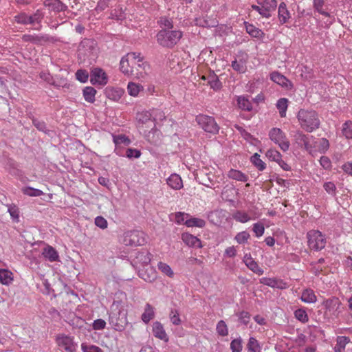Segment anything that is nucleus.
<instances>
[{
	"label": "nucleus",
	"mask_w": 352,
	"mask_h": 352,
	"mask_svg": "<svg viewBox=\"0 0 352 352\" xmlns=\"http://www.w3.org/2000/svg\"><path fill=\"white\" fill-rule=\"evenodd\" d=\"M243 261L248 269L254 273L259 276L263 274V270L258 266V263L254 260L250 254H245L243 256Z\"/></svg>",
	"instance_id": "6ab92c4d"
},
{
	"label": "nucleus",
	"mask_w": 352,
	"mask_h": 352,
	"mask_svg": "<svg viewBox=\"0 0 352 352\" xmlns=\"http://www.w3.org/2000/svg\"><path fill=\"white\" fill-rule=\"evenodd\" d=\"M113 142L115 146H120L124 144V146H129L131 144L130 139L125 135H112Z\"/></svg>",
	"instance_id": "a19ab883"
},
{
	"label": "nucleus",
	"mask_w": 352,
	"mask_h": 352,
	"mask_svg": "<svg viewBox=\"0 0 352 352\" xmlns=\"http://www.w3.org/2000/svg\"><path fill=\"white\" fill-rule=\"evenodd\" d=\"M158 23L162 30H171L173 28V22L170 19L166 16H162L158 21Z\"/></svg>",
	"instance_id": "a18cd8bd"
},
{
	"label": "nucleus",
	"mask_w": 352,
	"mask_h": 352,
	"mask_svg": "<svg viewBox=\"0 0 352 352\" xmlns=\"http://www.w3.org/2000/svg\"><path fill=\"white\" fill-rule=\"evenodd\" d=\"M97 91L92 87H86L82 91L85 100L89 103H94L96 100V94Z\"/></svg>",
	"instance_id": "72a5a7b5"
},
{
	"label": "nucleus",
	"mask_w": 352,
	"mask_h": 352,
	"mask_svg": "<svg viewBox=\"0 0 352 352\" xmlns=\"http://www.w3.org/2000/svg\"><path fill=\"white\" fill-rule=\"evenodd\" d=\"M126 17V14L122 8L117 7L112 10L110 13V18L117 21H122Z\"/></svg>",
	"instance_id": "37998d69"
},
{
	"label": "nucleus",
	"mask_w": 352,
	"mask_h": 352,
	"mask_svg": "<svg viewBox=\"0 0 352 352\" xmlns=\"http://www.w3.org/2000/svg\"><path fill=\"white\" fill-rule=\"evenodd\" d=\"M167 184L174 190H180L183 188V182L181 177L176 174H171L167 179Z\"/></svg>",
	"instance_id": "5701e85b"
},
{
	"label": "nucleus",
	"mask_w": 352,
	"mask_h": 352,
	"mask_svg": "<svg viewBox=\"0 0 352 352\" xmlns=\"http://www.w3.org/2000/svg\"><path fill=\"white\" fill-rule=\"evenodd\" d=\"M350 342L349 338L346 336H338L336 339V344L334 347L335 352H344L346 345Z\"/></svg>",
	"instance_id": "473e14b6"
},
{
	"label": "nucleus",
	"mask_w": 352,
	"mask_h": 352,
	"mask_svg": "<svg viewBox=\"0 0 352 352\" xmlns=\"http://www.w3.org/2000/svg\"><path fill=\"white\" fill-rule=\"evenodd\" d=\"M158 270L165 276L168 278H173L175 274L170 266L164 262L160 261L157 263Z\"/></svg>",
	"instance_id": "4c0bfd02"
},
{
	"label": "nucleus",
	"mask_w": 352,
	"mask_h": 352,
	"mask_svg": "<svg viewBox=\"0 0 352 352\" xmlns=\"http://www.w3.org/2000/svg\"><path fill=\"white\" fill-rule=\"evenodd\" d=\"M152 113V119L153 120V123L155 124L157 121H162L166 118V116L164 111L160 109H153L151 111Z\"/></svg>",
	"instance_id": "13d9d810"
},
{
	"label": "nucleus",
	"mask_w": 352,
	"mask_h": 352,
	"mask_svg": "<svg viewBox=\"0 0 352 352\" xmlns=\"http://www.w3.org/2000/svg\"><path fill=\"white\" fill-rule=\"evenodd\" d=\"M260 283L263 285H267L272 288H278L280 289H286L287 285L281 279L275 278L263 277L259 280Z\"/></svg>",
	"instance_id": "a211bd4d"
},
{
	"label": "nucleus",
	"mask_w": 352,
	"mask_h": 352,
	"mask_svg": "<svg viewBox=\"0 0 352 352\" xmlns=\"http://www.w3.org/2000/svg\"><path fill=\"white\" fill-rule=\"evenodd\" d=\"M238 316H239V320L240 321V322H241L244 324H247L249 322L250 319V314L248 311H241L238 314Z\"/></svg>",
	"instance_id": "774afa93"
},
{
	"label": "nucleus",
	"mask_w": 352,
	"mask_h": 352,
	"mask_svg": "<svg viewBox=\"0 0 352 352\" xmlns=\"http://www.w3.org/2000/svg\"><path fill=\"white\" fill-rule=\"evenodd\" d=\"M278 13L280 23L282 24L285 23L290 18V13L287 9L286 4L283 2L279 5Z\"/></svg>",
	"instance_id": "7c9ffc66"
},
{
	"label": "nucleus",
	"mask_w": 352,
	"mask_h": 352,
	"mask_svg": "<svg viewBox=\"0 0 352 352\" xmlns=\"http://www.w3.org/2000/svg\"><path fill=\"white\" fill-rule=\"evenodd\" d=\"M268 135L271 141L278 145L283 152H286L289 150L290 142L285 133L280 128L274 127L271 129Z\"/></svg>",
	"instance_id": "423d86ee"
},
{
	"label": "nucleus",
	"mask_w": 352,
	"mask_h": 352,
	"mask_svg": "<svg viewBox=\"0 0 352 352\" xmlns=\"http://www.w3.org/2000/svg\"><path fill=\"white\" fill-rule=\"evenodd\" d=\"M232 217L235 221L242 223H247L252 219L250 216L246 212L242 210L236 211L233 214Z\"/></svg>",
	"instance_id": "58836bf2"
},
{
	"label": "nucleus",
	"mask_w": 352,
	"mask_h": 352,
	"mask_svg": "<svg viewBox=\"0 0 352 352\" xmlns=\"http://www.w3.org/2000/svg\"><path fill=\"white\" fill-rule=\"evenodd\" d=\"M321 153H324L329 148V142L326 138H321L316 142L315 146Z\"/></svg>",
	"instance_id": "8fccbe9b"
},
{
	"label": "nucleus",
	"mask_w": 352,
	"mask_h": 352,
	"mask_svg": "<svg viewBox=\"0 0 352 352\" xmlns=\"http://www.w3.org/2000/svg\"><path fill=\"white\" fill-rule=\"evenodd\" d=\"M237 104L242 110L250 111L252 109L251 102L244 96H240L237 98Z\"/></svg>",
	"instance_id": "e433bc0d"
},
{
	"label": "nucleus",
	"mask_w": 352,
	"mask_h": 352,
	"mask_svg": "<svg viewBox=\"0 0 352 352\" xmlns=\"http://www.w3.org/2000/svg\"><path fill=\"white\" fill-rule=\"evenodd\" d=\"M342 133L346 139H352V121H346L342 125Z\"/></svg>",
	"instance_id": "09e8293b"
},
{
	"label": "nucleus",
	"mask_w": 352,
	"mask_h": 352,
	"mask_svg": "<svg viewBox=\"0 0 352 352\" xmlns=\"http://www.w3.org/2000/svg\"><path fill=\"white\" fill-rule=\"evenodd\" d=\"M237 254V249L234 246H229L225 249L223 256L225 258H234Z\"/></svg>",
	"instance_id": "338daca9"
},
{
	"label": "nucleus",
	"mask_w": 352,
	"mask_h": 352,
	"mask_svg": "<svg viewBox=\"0 0 352 352\" xmlns=\"http://www.w3.org/2000/svg\"><path fill=\"white\" fill-rule=\"evenodd\" d=\"M244 25L248 34L252 37L256 38H262L264 36V33L261 30L255 27L254 25L250 24L248 22H244Z\"/></svg>",
	"instance_id": "a878e982"
},
{
	"label": "nucleus",
	"mask_w": 352,
	"mask_h": 352,
	"mask_svg": "<svg viewBox=\"0 0 352 352\" xmlns=\"http://www.w3.org/2000/svg\"><path fill=\"white\" fill-rule=\"evenodd\" d=\"M181 238L182 241L189 247L202 248L201 240L188 232L183 233Z\"/></svg>",
	"instance_id": "412c9836"
},
{
	"label": "nucleus",
	"mask_w": 352,
	"mask_h": 352,
	"mask_svg": "<svg viewBox=\"0 0 352 352\" xmlns=\"http://www.w3.org/2000/svg\"><path fill=\"white\" fill-rule=\"evenodd\" d=\"M324 190L331 197H336L337 193V188L333 182H325L323 184Z\"/></svg>",
	"instance_id": "49530a36"
},
{
	"label": "nucleus",
	"mask_w": 352,
	"mask_h": 352,
	"mask_svg": "<svg viewBox=\"0 0 352 352\" xmlns=\"http://www.w3.org/2000/svg\"><path fill=\"white\" fill-rule=\"evenodd\" d=\"M137 127L142 131L145 135L148 129H151L150 133H157L155 128V124L153 123L152 119V113L151 111H142L136 114Z\"/></svg>",
	"instance_id": "39448f33"
},
{
	"label": "nucleus",
	"mask_w": 352,
	"mask_h": 352,
	"mask_svg": "<svg viewBox=\"0 0 352 352\" xmlns=\"http://www.w3.org/2000/svg\"><path fill=\"white\" fill-rule=\"evenodd\" d=\"M230 349L232 352H241L243 349L242 344V339L241 338H238L234 339L231 341L230 343Z\"/></svg>",
	"instance_id": "864d4df0"
},
{
	"label": "nucleus",
	"mask_w": 352,
	"mask_h": 352,
	"mask_svg": "<svg viewBox=\"0 0 352 352\" xmlns=\"http://www.w3.org/2000/svg\"><path fill=\"white\" fill-rule=\"evenodd\" d=\"M324 314L330 317H338L341 312V302L336 297L329 298L323 302Z\"/></svg>",
	"instance_id": "9d476101"
},
{
	"label": "nucleus",
	"mask_w": 352,
	"mask_h": 352,
	"mask_svg": "<svg viewBox=\"0 0 352 352\" xmlns=\"http://www.w3.org/2000/svg\"><path fill=\"white\" fill-rule=\"evenodd\" d=\"M186 226L188 228H202L206 226V221L200 218L192 217L190 215L188 221L186 222Z\"/></svg>",
	"instance_id": "c9c22d12"
},
{
	"label": "nucleus",
	"mask_w": 352,
	"mask_h": 352,
	"mask_svg": "<svg viewBox=\"0 0 352 352\" xmlns=\"http://www.w3.org/2000/svg\"><path fill=\"white\" fill-rule=\"evenodd\" d=\"M141 61V54L137 52H129L123 56L120 62V69L124 75L127 76H133L136 79L145 80L151 72L149 65H144L143 72H137L133 71L136 63Z\"/></svg>",
	"instance_id": "f257e3e1"
},
{
	"label": "nucleus",
	"mask_w": 352,
	"mask_h": 352,
	"mask_svg": "<svg viewBox=\"0 0 352 352\" xmlns=\"http://www.w3.org/2000/svg\"><path fill=\"white\" fill-rule=\"evenodd\" d=\"M127 92L132 97H138L144 91V87L140 84L129 82L127 85Z\"/></svg>",
	"instance_id": "393cba45"
},
{
	"label": "nucleus",
	"mask_w": 352,
	"mask_h": 352,
	"mask_svg": "<svg viewBox=\"0 0 352 352\" xmlns=\"http://www.w3.org/2000/svg\"><path fill=\"white\" fill-rule=\"evenodd\" d=\"M13 274L7 269H0V283L9 285L13 281Z\"/></svg>",
	"instance_id": "c756f323"
},
{
	"label": "nucleus",
	"mask_w": 352,
	"mask_h": 352,
	"mask_svg": "<svg viewBox=\"0 0 352 352\" xmlns=\"http://www.w3.org/2000/svg\"><path fill=\"white\" fill-rule=\"evenodd\" d=\"M297 118L301 128L307 132H312L320 126L318 113L314 110L300 109Z\"/></svg>",
	"instance_id": "7ed1b4c3"
},
{
	"label": "nucleus",
	"mask_w": 352,
	"mask_h": 352,
	"mask_svg": "<svg viewBox=\"0 0 352 352\" xmlns=\"http://www.w3.org/2000/svg\"><path fill=\"white\" fill-rule=\"evenodd\" d=\"M287 107L288 100L287 98H283L277 101L276 107L279 111V114L281 118L285 117Z\"/></svg>",
	"instance_id": "79ce46f5"
},
{
	"label": "nucleus",
	"mask_w": 352,
	"mask_h": 352,
	"mask_svg": "<svg viewBox=\"0 0 352 352\" xmlns=\"http://www.w3.org/2000/svg\"><path fill=\"white\" fill-rule=\"evenodd\" d=\"M152 333L156 338L161 340L164 342H168L169 340L164 325L159 321L153 322Z\"/></svg>",
	"instance_id": "2eb2a0df"
},
{
	"label": "nucleus",
	"mask_w": 352,
	"mask_h": 352,
	"mask_svg": "<svg viewBox=\"0 0 352 352\" xmlns=\"http://www.w3.org/2000/svg\"><path fill=\"white\" fill-rule=\"evenodd\" d=\"M76 78L81 82H86L89 78V73L85 69H78L76 72Z\"/></svg>",
	"instance_id": "bf43d9fd"
},
{
	"label": "nucleus",
	"mask_w": 352,
	"mask_h": 352,
	"mask_svg": "<svg viewBox=\"0 0 352 352\" xmlns=\"http://www.w3.org/2000/svg\"><path fill=\"white\" fill-rule=\"evenodd\" d=\"M8 211L10 213L12 219L15 221H19V211L16 206L10 205L8 206Z\"/></svg>",
	"instance_id": "69168bd1"
},
{
	"label": "nucleus",
	"mask_w": 352,
	"mask_h": 352,
	"mask_svg": "<svg viewBox=\"0 0 352 352\" xmlns=\"http://www.w3.org/2000/svg\"><path fill=\"white\" fill-rule=\"evenodd\" d=\"M58 345L67 352H74L76 351V346L74 342L73 338L66 335H59L56 338Z\"/></svg>",
	"instance_id": "4468645a"
},
{
	"label": "nucleus",
	"mask_w": 352,
	"mask_h": 352,
	"mask_svg": "<svg viewBox=\"0 0 352 352\" xmlns=\"http://www.w3.org/2000/svg\"><path fill=\"white\" fill-rule=\"evenodd\" d=\"M250 236V234L247 231H242L236 234L234 239L239 244H244L248 242Z\"/></svg>",
	"instance_id": "5fc2aeb1"
},
{
	"label": "nucleus",
	"mask_w": 352,
	"mask_h": 352,
	"mask_svg": "<svg viewBox=\"0 0 352 352\" xmlns=\"http://www.w3.org/2000/svg\"><path fill=\"white\" fill-rule=\"evenodd\" d=\"M95 225L102 230H104L108 227V222L102 216H97L94 219Z\"/></svg>",
	"instance_id": "052dcab7"
},
{
	"label": "nucleus",
	"mask_w": 352,
	"mask_h": 352,
	"mask_svg": "<svg viewBox=\"0 0 352 352\" xmlns=\"http://www.w3.org/2000/svg\"><path fill=\"white\" fill-rule=\"evenodd\" d=\"M266 157L272 162H276L284 170H289L291 167L282 160L281 153L276 148H270L265 152Z\"/></svg>",
	"instance_id": "ddd939ff"
},
{
	"label": "nucleus",
	"mask_w": 352,
	"mask_h": 352,
	"mask_svg": "<svg viewBox=\"0 0 352 352\" xmlns=\"http://www.w3.org/2000/svg\"><path fill=\"white\" fill-rule=\"evenodd\" d=\"M294 140L300 146H304L309 152L312 151L314 138L312 135H305L301 131H297L294 136Z\"/></svg>",
	"instance_id": "f8f14e48"
},
{
	"label": "nucleus",
	"mask_w": 352,
	"mask_h": 352,
	"mask_svg": "<svg viewBox=\"0 0 352 352\" xmlns=\"http://www.w3.org/2000/svg\"><path fill=\"white\" fill-rule=\"evenodd\" d=\"M250 162L260 171H263L266 168L265 163L261 159L258 153H254L250 157Z\"/></svg>",
	"instance_id": "ea45409f"
},
{
	"label": "nucleus",
	"mask_w": 352,
	"mask_h": 352,
	"mask_svg": "<svg viewBox=\"0 0 352 352\" xmlns=\"http://www.w3.org/2000/svg\"><path fill=\"white\" fill-rule=\"evenodd\" d=\"M169 318L174 325H179L182 322L179 311L177 309H172L170 311Z\"/></svg>",
	"instance_id": "4d7b16f0"
},
{
	"label": "nucleus",
	"mask_w": 352,
	"mask_h": 352,
	"mask_svg": "<svg viewBox=\"0 0 352 352\" xmlns=\"http://www.w3.org/2000/svg\"><path fill=\"white\" fill-rule=\"evenodd\" d=\"M252 230L256 237H261L264 234L265 227L262 223H255L253 224Z\"/></svg>",
	"instance_id": "680f3d73"
},
{
	"label": "nucleus",
	"mask_w": 352,
	"mask_h": 352,
	"mask_svg": "<svg viewBox=\"0 0 352 352\" xmlns=\"http://www.w3.org/2000/svg\"><path fill=\"white\" fill-rule=\"evenodd\" d=\"M195 120L199 126L206 132L214 134L219 132V127L213 117L199 114L196 116Z\"/></svg>",
	"instance_id": "1a4fd4ad"
},
{
	"label": "nucleus",
	"mask_w": 352,
	"mask_h": 352,
	"mask_svg": "<svg viewBox=\"0 0 352 352\" xmlns=\"http://www.w3.org/2000/svg\"><path fill=\"white\" fill-rule=\"evenodd\" d=\"M248 352H262L260 342L254 337H250L247 344Z\"/></svg>",
	"instance_id": "f704fd0d"
},
{
	"label": "nucleus",
	"mask_w": 352,
	"mask_h": 352,
	"mask_svg": "<svg viewBox=\"0 0 352 352\" xmlns=\"http://www.w3.org/2000/svg\"><path fill=\"white\" fill-rule=\"evenodd\" d=\"M270 79L286 89H292L293 85L285 76L278 72H273L270 74Z\"/></svg>",
	"instance_id": "dca6fc26"
},
{
	"label": "nucleus",
	"mask_w": 352,
	"mask_h": 352,
	"mask_svg": "<svg viewBox=\"0 0 352 352\" xmlns=\"http://www.w3.org/2000/svg\"><path fill=\"white\" fill-rule=\"evenodd\" d=\"M44 6L50 11L58 12L66 10L67 6L59 0H45Z\"/></svg>",
	"instance_id": "4be33fe9"
},
{
	"label": "nucleus",
	"mask_w": 352,
	"mask_h": 352,
	"mask_svg": "<svg viewBox=\"0 0 352 352\" xmlns=\"http://www.w3.org/2000/svg\"><path fill=\"white\" fill-rule=\"evenodd\" d=\"M22 192L24 195L30 197H39L43 194L42 190L32 187H25L22 188Z\"/></svg>",
	"instance_id": "603ef678"
},
{
	"label": "nucleus",
	"mask_w": 352,
	"mask_h": 352,
	"mask_svg": "<svg viewBox=\"0 0 352 352\" xmlns=\"http://www.w3.org/2000/svg\"><path fill=\"white\" fill-rule=\"evenodd\" d=\"M81 349L83 352H102L99 346L85 343L81 344Z\"/></svg>",
	"instance_id": "e2e57ef3"
},
{
	"label": "nucleus",
	"mask_w": 352,
	"mask_h": 352,
	"mask_svg": "<svg viewBox=\"0 0 352 352\" xmlns=\"http://www.w3.org/2000/svg\"><path fill=\"white\" fill-rule=\"evenodd\" d=\"M257 3L263 8L261 16L265 18H269L271 16L270 12L276 7V0H258Z\"/></svg>",
	"instance_id": "f3484780"
},
{
	"label": "nucleus",
	"mask_w": 352,
	"mask_h": 352,
	"mask_svg": "<svg viewBox=\"0 0 352 352\" xmlns=\"http://www.w3.org/2000/svg\"><path fill=\"white\" fill-rule=\"evenodd\" d=\"M152 258V254L146 250H142L138 252L135 260L137 263L142 265H148Z\"/></svg>",
	"instance_id": "c85d7f7f"
},
{
	"label": "nucleus",
	"mask_w": 352,
	"mask_h": 352,
	"mask_svg": "<svg viewBox=\"0 0 352 352\" xmlns=\"http://www.w3.org/2000/svg\"><path fill=\"white\" fill-rule=\"evenodd\" d=\"M308 246L311 250L319 251L326 245L325 236L319 230H311L307 234Z\"/></svg>",
	"instance_id": "6e6552de"
},
{
	"label": "nucleus",
	"mask_w": 352,
	"mask_h": 352,
	"mask_svg": "<svg viewBox=\"0 0 352 352\" xmlns=\"http://www.w3.org/2000/svg\"><path fill=\"white\" fill-rule=\"evenodd\" d=\"M121 242L125 245H143L146 242V234L138 230H130L124 232Z\"/></svg>",
	"instance_id": "0eeeda50"
},
{
	"label": "nucleus",
	"mask_w": 352,
	"mask_h": 352,
	"mask_svg": "<svg viewBox=\"0 0 352 352\" xmlns=\"http://www.w3.org/2000/svg\"><path fill=\"white\" fill-rule=\"evenodd\" d=\"M151 274L141 273L140 277L144 279L145 281L148 283H152L157 278L156 272L154 270L151 269Z\"/></svg>",
	"instance_id": "0e129e2a"
},
{
	"label": "nucleus",
	"mask_w": 352,
	"mask_h": 352,
	"mask_svg": "<svg viewBox=\"0 0 352 352\" xmlns=\"http://www.w3.org/2000/svg\"><path fill=\"white\" fill-rule=\"evenodd\" d=\"M126 313L120 301H114L109 316V324L116 331H122L127 324Z\"/></svg>",
	"instance_id": "f03ea898"
},
{
	"label": "nucleus",
	"mask_w": 352,
	"mask_h": 352,
	"mask_svg": "<svg viewBox=\"0 0 352 352\" xmlns=\"http://www.w3.org/2000/svg\"><path fill=\"white\" fill-rule=\"evenodd\" d=\"M189 217L190 214L188 213L177 212L175 214V221L179 225L184 224L186 226V222Z\"/></svg>",
	"instance_id": "6e6d98bb"
},
{
	"label": "nucleus",
	"mask_w": 352,
	"mask_h": 352,
	"mask_svg": "<svg viewBox=\"0 0 352 352\" xmlns=\"http://www.w3.org/2000/svg\"><path fill=\"white\" fill-rule=\"evenodd\" d=\"M43 256L51 262H54L58 259V254L57 251L51 246H47L44 248L43 252Z\"/></svg>",
	"instance_id": "2f4dec72"
},
{
	"label": "nucleus",
	"mask_w": 352,
	"mask_h": 352,
	"mask_svg": "<svg viewBox=\"0 0 352 352\" xmlns=\"http://www.w3.org/2000/svg\"><path fill=\"white\" fill-rule=\"evenodd\" d=\"M232 67L233 68L234 70L239 73H244L246 70L245 60L240 59L239 60H233L232 62Z\"/></svg>",
	"instance_id": "c03bdc74"
},
{
	"label": "nucleus",
	"mask_w": 352,
	"mask_h": 352,
	"mask_svg": "<svg viewBox=\"0 0 352 352\" xmlns=\"http://www.w3.org/2000/svg\"><path fill=\"white\" fill-rule=\"evenodd\" d=\"M295 318L302 323H306L309 321V316L305 309H298L294 311Z\"/></svg>",
	"instance_id": "de8ad7c7"
},
{
	"label": "nucleus",
	"mask_w": 352,
	"mask_h": 352,
	"mask_svg": "<svg viewBox=\"0 0 352 352\" xmlns=\"http://www.w3.org/2000/svg\"><path fill=\"white\" fill-rule=\"evenodd\" d=\"M314 9L320 14L328 18L326 26H329L334 21V16L323 9L324 0H313Z\"/></svg>",
	"instance_id": "aec40b11"
},
{
	"label": "nucleus",
	"mask_w": 352,
	"mask_h": 352,
	"mask_svg": "<svg viewBox=\"0 0 352 352\" xmlns=\"http://www.w3.org/2000/svg\"><path fill=\"white\" fill-rule=\"evenodd\" d=\"M300 300L305 303L312 304L317 301V297L312 289H305L302 292Z\"/></svg>",
	"instance_id": "bb28decb"
},
{
	"label": "nucleus",
	"mask_w": 352,
	"mask_h": 352,
	"mask_svg": "<svg viewBox=\"0 0 352 352\" xmlns=\"http://www.w3.org/2000/svg\"><path fill=\"white\" fill-rule=\"evenodd\" d=\"M155 316V308L149 303H146L144 312L141 316V319L145 324H148Z\"/></svg>",
	"instance_id": "b1692460"
},
{
	"label": "nucleus",
	"mask_w": 352,
	"mask_h": 352,
	"mask_svg": "<svg viewBox=\"0 0 352 352\" xmlns=\"http://www.w3.org/2000/svg\"><path fill=\"white\" fill-rule=\"evenodd\" d=\"M217 333L221 336H226L228 334V328L224 320H219L216 327Z\"/></svg>",
	"instance_id": "3c124183"
},
{
	"label": "nucleus",
	"mask_w": 352,
	"mask_h": 352,
	"mask_svg": "<svg viewBox=\"0 0 352 352\" xmlns=\"http://www.w3.org/2000/svg\"><path fill=\"white\" fill-rule=\"evenodd\" d=\"M183 36L179 30H160L156 34L157 43L163 47L173 48Z\"/></svg>",
	"instance_id": "20e7f679"
},
{
	"label": "nucleus",
	"mask_w": 352,
	"mask_h": 352,
	"mask_svg": "<svg viewBox=\"0 0 352 352\" xmlns=\"http://www.w3.org/2000/svg\"><path fill=\"white\" fill-rule=\"evenodd\" d=\"M228 177L230 179L239 182H245L248 180V176L246 174L243 173L239 170L233 168L230 169L228 172Z\"/></svg>",
	"instance_id": "cd10ccee"
},
{
	"label": "nucleus",
	"mask_w": 352,
	"mask_h": 352,
	"mask_svg": "<svg viewBox=\"0 0 352 352\" xmlns=\"http://www.w3.org/2000/svg\"><path fill=\"white\" fill-rule=\"evenodd\" d=\"M90 82L93 85L104 86L108 82L105 72L100 67H94L90 72Z\"/></svg>",
	"instance_id": "9b49d317"
}]
</instances>
